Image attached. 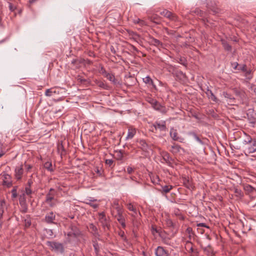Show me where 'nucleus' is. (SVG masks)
<instances>
[{
	"mask_svg": "<svg viewBox=\"0 0 256 256\" xmlns=\"http://www.w3.org/2000/svg\"><path fill=\"white\" fill-rule=\"evenodd\" d=\"M242 143L246 146V153L251 154L256 152V140H252L250 136H248L247 138L243 140Z\"/></svg>",
	"mask_w": 256,
	"mask_h": 256,
	"instance_id": "1",
	"label": "nucleus"
},
{
	"mask_svg": "<svg viewBox=\"0 0 256 256\" xmlns=\"http://www.w3.org/2000/svg\"><path fill=\"white\" fill-rule=\"evenodd\" d=\"M46 244L50 246L52 250L54 251L56 253L62 254L64 252V248L63 244L54 241H48Z\"/></svg>",
	"mask_w": 256,
	"mask_h": 256,
	"instance_id": "2",
	"label": "nucleus"
},
{
	"mask_svg": "<svg viewBox=\"0 0 256 256\" xmlns=\"http://www.w3.org/2000/svg\"><path fill=\"white\" fill-rule=\"evenodd\" d=\"M154 128L156 130H158L161 132H166L168 128L166 126V122L164 120L156 121L154 124Z\"/></svg>",
	"mask_w": 256,
	"mask_h": 256,
	"instance_id": "3",
	"label": "nucleus"
},
{
	"mask_svg": "<svg viewBox=\"0 0 256 256\" xmlns=\"http://www.w3.org/2000/svg\"><path fill=\"white\" fill-rule=\"evenodd\" d=\"M80 234V232L77 227L72 226L70 231L68 232L67 235L70 240H72L74 238L78 237Z\"/></svg>",
	"mask_w": 256,
	"mask_h": 256,
	"instance_id": "4",
	"label": "nucleus"
},
{
	"mask_svg": "<svg viewBox=\"0 0 256 256\" xmlns=\"http://www.w3.org/2000/svg\"><path fill=\"white\" fill-rule=\"evenodd\" d=\"M154 254L156 256H170L168 252L160 246L155 249Z\"/></svg>",
	"mask_w": 256,
	"mask_h": 256,
	"instance_id": "5",
	"label": "nucleus"
},
{
	"mask_svg": "<svg viewBox=\"0 0 256 256\" xmlns=\"http://www.w3.org/2000/svg\"><path fill=\"white\" fill-rule=\"evenodd\" d=\"M182 180L184 186L190 190H192L194 188V186L190 178L189 177L184 176L182 177Z\"/></svg>",
	"mask_w": 256,
	"mask_h": 256,
	"instance_id": "6",
	"label": "nucleus"
},
{
	"mask_svg": "<svg viewBox=\"0 0 256 256\" xmlns=\"http://www.w3.org/2000/svg\"><path fill=\"white\" fill-rule=\"evenodd\" d=\"M98 220L104 228H108V222L104 212L99 213Z\"/></svg>",
	"mask_w": 256,
	"mask_h": 256,
	"instance_id": "7",
	"label": "nucleus"
},
{
	"mask_svg": "<svg viewBox=\"0 0 256 256\" xmlns=\"http://www.w3.org/2000/svg\"><path fill=\"white\" fill-rule=\"evenodd\" d=\"M54 194L48 192L46 196V202L49 205L50 207H54L55 204L52 201L54 200Z\"/></svg>",
	"mask_w": 256,
	"mask_h": 256,
	"instance_id": "8",
	"label": "nucleus"
},
{
	"mask_svg": "<svg viewBox=\"0 0 256 256\" xmlns=\"http://www.w3.org/2000/svg\"><path fill=\"white\" fill-rule=\"evenodd\" d=\"M152 106L154 110L160 112L162 114H166L168 111V109L164 106L162 105L158 101Z\"/></svg>",
	"mask_w": 256,
	"mask_h": 256,
	"instance_id": "9",
	"label": "nucleus"
},
{
	"mask_svg": "<svg viewBox=\"0 0 256 256\" xmlns=\"http://www.w3.org/2000/svg\"><path fill=\"white\" fill-rule=\"evenodd\" d=\"M200 247L208 256H214V250L210 244H208L206 246H204L202 244H200Z\"/></svg>",
	"mask_w": 256,
	"mask_h": 256,
	"instance_id": "10",
	"label": "nucleus"
},
{
	"mask_svg": "<svg viewBox=\"0 0 256 256\" xmlns=\"http://www.w3.org/2000/svg\"><path fill=\"white\" fill-rule=\"evenodd\" d=\"M162 159L169 166H172L173 164V160L170 156L168 153L166 152H163L162 154Z\"/></svg>",
	"mask_w": 256,
	"mask_h": 256,
	"instance_id": "11",
	"label": "nucleus"
},
{
	"mask_svg": "<svg viewBox=\"0 0 256 256\" xmlns=\"http://www.w3.org/2000/svg\"><path fill=\"white\" fill-rule=\"evenodd\" d=\"M223 96L226 98V100L228 104H234L236 102L235 98L232 95L227 92H224Z\"/></svg>",
	"mask_w": 256,
	"mask_h": 256,
	"instance_id": "12",
	"label": "nucleus"
},
{
	"mask_svg": "<svg viewBox=\"0 0 256 256\" xmlns=\"http://www.w3.org/2000/svg\"><path fill=\"white\" fill-rule=\"evenodd\" d=\"M55 218L56 215L52 212L48 213L45 216V221L48 224L54 223Z\"/></svg>",
	"mask_w": 256,
	"mask_h": 256,
	"instance_id": "13",
	"label": "nucleus"
},
{
	"mask_svg": "<svg viewBox=\"0 0 256 256\" xmlns=\"http://www.w3.org/2000/svg\"><path fill=\"white\" fill-rule=\"evenodd\" d=\"M178 133L176 132V130H174V128H171L170 130V137L174 140L179 141L180 142H182L184 139L181 137H179L178 136Z\"/></svg>",
	"mask_w": 256,
	"mask_h": 256,
	"instance_id": "14",
	"label": "nucleus"
},
{
	"mask_svg": "<svg viewBox=\"0 0 256 256\" xmlns=\"http://www.w3.org/2000/svg\"><path fill=\"white\" fill-rule=\"evenodd\" d=\"M170 150L174 154H176L180 152L181 150H183L180 146L178 144H174L171 146Z\"/></svg>",
	"mask_w": 256,
	"mask_h": 256,
	"instance_id": "15",
	"label": "nucleus"
},
{
	"mask_svg": "<svg viewBox=\"0 0 256 256\" xmlns=\"http://www.w3.org/2000/svg\"><path fill=\"white\" fill-rule=\"evenodd\" d=\"M23 174V168L22 166L16 167L15 169V176L17 180H20Z\"/></svg>",
	"mask_w": 256,
	"mask_h": 256,
	"instance_id": "16",
	"label": "nucleus"
},
{
	"mask_svg": "<svg viewBox=\"0 0 256 256\" xmlns=\"http://www.w3.org/2000/svg\"><path fill=\"white\" fill-rule=\"evenodd\" d=\"M136 134V128H130L128 129V134L126 138V140H128L130 139H132L134 138V135Z\"/></svg>",
	"mask_w": 256,
	"mask_h": 256,
	"instance_id": "17",
	"label": "nucleus"
},
{
	"mask_svg": "<svg viewBox=\"0 0 256 256\" xmlns=\"http://www.w3.org/2000/svg\"><path fill=\"white\" fill-rule=\"evenodd\" d=\"M205 92L208 98L210 99L211 100L214 102H218V98L212 93V91L210 90L208 88H207L206 90V91Z\"/></svg>",
	"mask_w": 256,
	"mask_h": 256,
	"instance_id": "18",
	"label": "nucleus"
},
{
	"mask_svg": "<svg viewBox=\"0 0 256 256\" xmlns=\"http://www.w3.org/2000/svg\"><path fill=\"white\" fill-rule=\"evenodd\" d=\"M126 207L128 209L133 212V214H132V216H136L138 214V211L135 206L132 204V203H128L126 204Z\"/></svg>",
	"mask_w": 256,
	"mask_h": 256,
	"instance_id": "19",
	"label": "nucleus"
},
{
	"mask_svg": "<svg viewBox=\"0 0 256 256\" xmlns=\"http://www.w3.org/2000/svg\"><path fill=\"white\" fill-rule=\"evenodd\" d=\"M115 218H116L117 220L120 224L122 227L124 228L126 227L125 220L123 216V214L120 215H116Z\"/></svg>",
	"mask_w": 256,
	"mask_h": 256,
	"instance_id": "20",
	"label": "nucleus"
},
{
	"mask_svg": "<svg viewBox=\"0 0 256 256\" xmlns=\"http://www.w3.org/2000/svg\"><path fill=\"white\" fill-rule=\"evenodd\" d=\"M144 82L146 84H149L150 86H152L153 87H155V85L154 83L152 80L149 76H146L144 78L142 79Z\"/></svg>",
	"mask_w": 256,
	"mask_h": 256,
	"instance_id": "21",
	"label": "nucleus"
},
{
	"mask_svg": "<svg viewBox=\"0 0 256 256\" xmlns=\"http://www.w3.org/2000/svg\"><path fill=\"white\" fill-rule=\"evenodd\" d=\"M56 94L57 92H56V90L54 88L47 89L45 92V95L47 96H52L54 94Z\"/></svg>",
	"mask_w": 256,
	"mask_h": 256,
	"instance_id": "22",
	"label": "nucleus"
},
{
	"mask_svg": "<svg viewBox=\"0 0 256 256\" xmlns=\"http://www.w3.org/2000/svg\"><path fill=\"white\" fill-rule=\"evenodd\" d=\"M166 18H168L171 20L176 22L178 20V18L176 16L172 14L170 12L168 11L166 15L165 16Z\"/></svg>",
	"mask_w": 256,
	"mask_h": 256,
	"instance_id": "23",
	"label": "nucleus"
},
{
	"mask_svg": "<svg viewBox=\"0 0 256 256\" xmlns=\"http://www.w3.org/2000/svg\"><path fill=\"white\" fill-rule=\"evenodd\" d=\"M166 18H168L171 20L176 22L178 20V18L176 16L172 14L170 12L168 11L166 15L165 16Z\"/></svg>",
	"mask_w": 256,
	"mask_h": 256,
	"instance_id": "24",
	"label": "nucleus"
},
{
	"mask_svg": "<svg viewBox=\"0 0 256 256\" xmlns=\"http://www.w3.org/2000/svg\"><path fill=\"white\" fill-rule=\"evenodd\" d=\"M162 191L164 193H168L172 188L173 186L172 185H164L162 186Z\"/></svg>",
	"mask_w": 256,
	"mask_h": 256,
	"instance_id": "25",
	"label": "nucleus"
},
{
	"mask_svg": "<svg viewBox=\"0 0 256 256\" xmlns=\"http://www.w3.org/2000/svg\"><path fill=\"white\" fill-rule=\"evenodd\" d=\"M150 42L152 44L156 46H158V47L162 46V43L159 40L156 39L154 38H151Z\"/></svg>",
	"mask_w": 256,
	"mask_h": 256,
	"instance_id": "26",
	"label": "nucleus"
},
{
	"mask_svg": "<svg viewBox=\"0 0 256 256\" xmlns=\"http://www.w3.org/2000/svg\"><path fill=\"white\" fill-rule=\"evenodd\" d=\"M44 167L46 169L50 172H52L53 168L52 167V164L50 162H46L44 164Z\"/></svg>",
	"mask_w": 256,
	"mask_h": 256,
	"instance_id": "27",
	"label": "nucleus"
},
{
	"mask_svg": "<svg viewBox=\"0 0 256 256\" xmlns=\"http://www.w3.org/2000/svg\"><path fill=\"white\" fill-rule=\"evenodd\" d=\"M186 248L188 250V252L191 254L195 250L192 248V242L189 241L186 242Z\"/></svg>",
	"mask_w": 256,
	"mask_h": 256,
	"instance_id": "28",
	"label": "nucleus"
},
{
	"mask_svg": "<svg viewBox=\"0 0 256 256\" xmlns=\"http://www.w3.org/2000/svg\"><path fill=\"white\" fill-rule=\"evenodd\" d=\"M222 44L224 48L226 50L228 51H230L231 50V46L225 40H222Z\"/></svg>",
	"mask_w": 256,
	"mask_h": 256,
	"instance_id": "29",
	"label": "nucleus"
},
{
	"mask_svg": "<svg viewBox=\"0 0 256 256\" xmlns=\"http://www.w3.org/2000/svg\"><path fill=\"white\" fill-rule=\"evenodd\" d=\"M114 208L116 211V215H120L123 214V210L120 205L114 207Z\"/></svg>",
	"mask_w": 256,
	"mask_h": 256,
	"instance_id": "30",
	"label": "nucleus"
},
{
	"mask_svg": "<svg viewBox=\"0 0 256 256\" xmlns=\"http://www.w3.org/2000/svg\"><path fill=\"white\" fill-rule=\"evenodd\" d=\"M12 197V198H16L18 196L17 186H14L11 191Z\"/></svg>",
	"mask_w": 256,
	"mask_h": 256,
	"instance_id": "31",
	"label": "nucleus"
},
{
	"mask_svg": "<svg viewBox=\"0 0 256 256\" xmlns=\"http://www.w3.org/2000/svg\"><path fill=\"white\" fill-rule=\"evenodd\" d=\"M86 204H89L94 208H97L98 206V204L96 203L95 202H94V201L88 202H86Z\"/></svg>",
	"mask_w": 256,
	"mask_h": 256,
	"instance_id": "32",
	"label": "nucleus"
},
{
	"mask_svg": "<svg viewBox=\"0 0 256 256\" xmlns=\"http://www.w3.org/2000/svg\"><path fill=\"white\" fill-rule=\"evenodd\" d=\"M104 76L110 82L112 80H114V76L112 74H104Z\"/></svg>",
	"mask_w": 256,
	"mask_h": 256,
	"instance_id": "33",
	"label": "nucleus"
},
{
	"mask_svg": "<svg viewBox=\"0 0 256 256\" xmlns=\"http://www.w3.org/2000/svg\"><path fill=\"white\" fill-rule=\"evenodd\" d=\"M139 144L142 146V148L144 150H146V148L148 145L144 140H140L139 142Z\"/></svg>",
	"mask_w": 256,
	"mask_h": 256,
	"instance_id": "34",
	"label": "nucleus"
},
{
	"mask_svg": "<svg viewBox=\"0 0 256 256\" xmlns=\"http://www.w3.org/2000/svg\"><path fill=\"white\" fill-rule=\"evenodd\" d=\"M8 8L11 12H14L16 9V6L11 2H8Z\"/></svg>",
	"mask_w": 256,
	"mask_h": 256,
	"instance_id": "35",
	"label": "nucleus"
},
{
	"mask_svg": "<svg viewBox=\"0 0 256 256\" xmlns=\"http://www.w3.org/2000/svg\"><path fill=\"white\" fill-rule=\"evenodd\" d=\"M194 138L200 144H203L202 140L198 137V136L194 133L192 134Z\"/></svg>",
	"mask_w": 256,
	"mask_h": 256,
	"instance_id": "36",
	"label": "nucleus"
},
{
	"mask_svg": "<svg viewBox=\"0 0 256 256\" xmlns=\"http://www.w3.org/2000/svg\"><path fill=\"white\" fill-rule=\"evenodd\" d=\"M147 101L152 106L157 102L156 100L149 98H148Z\"/></svg>",
	"mask_w": 256,
	"mask_h": 256,
	"instance_id": "37",
	"label": "nucleus"
},
{
	"mask_svg": "<svg viewBox=\"0 0 256 256\" xmlns=\"http://www.w3.org/2000/svg\"><path fill=\"white\" fill-rule=\"evenodd\" d=\"M238 70H240L244 72H245L246 71V66L245 64H243V65H242V66H240L238 68Z\"/></svg>",
	"mask_w": 256,
	"mask_h": 256,
	"instance_id": "38",
	"label": "nucleus"
},
{
	"mask_svg": "<svg viewBox=\"0 0 256 256\" xmlns=\"http://www.w3.org/2000/svg\"><path fill=\"white\" fill-rule=\"evenodd\" d=\"M245 189L250 192H252L254 190V188L250 186H246Z\"/></svg>",
	"mask_w": 256,
	"mask_h": 256,
	"instance_id": "39",
	"label": "nucleus"
},
{
	"mask_svg": "<svg viewBox=\"0 0 256 256\" xmlns=\"http://www.w3.org/2000/svg\"><path fill=\"white\" fill-rule=\"evenodd\" d=\"M127 172L129 174H132L134 171V168L131 166H128L126 170Z\"/></svg>",
	"mask_w": 256,
	"mask_h": 256,
	"instance_id": "40",
	"label": "nucleus"
},
{
	"mask_svg": "<svg viewBox=\"0 0 256 256\" xmlns=\"http://www.w3.org/2000/svg\"><path fill=\"white\" fill-rule=\"evenodd\" d=\"M114 161L111 159H107L106 160V164L110 166L113 164Z\"/></svg>",
	"mask_w": 256,
	"mask_h": 256,
	"instance_id": "41",
	"label": "nucleus"
},
{
	"mask_svg": "<svg viewBox=\"0 0 256 256\" xmlns=\"http://www.w3.org/2000/svg\"><path fill=\"white\" fill-rule=\"evenodd\" d=\"M191 256H199V252L197 250H195L192 254Z\"/></svg>",
	"mask_w": 256,
	"mask_h": 256,
	"instance_id": "42",
	"label": "nucleus"
},
{
	"mask_svg": "<svg viewBox=\"0 0 256 256\" xmlns=\"http://www.w3.org/2000/svg\"><path fill=\"white\" fill-rule=\"evenodd\" d=\"M168 10H164L160 12V14L165 17L166 16V15L167 13L168 12Z\"/></svg>",
	"mask_w": 256,
	"mask_h": 256,
	"instance_id": "43",
	"label": "nucleus"
},
{
	"mask_svg": "<svg viewBox=\"0 0 256 256\" xmlns=\"http://www.w3.org/2000/svg\"><path fill=\"white\" fill-rule=\"evenodd\" d=\"M4 152H3L2 150V143L0 142V158L1 156H2L4 154Z\"/></svg>",
	"mask_w": 256,
	"mask_h": 256,
	"instance_id": "44",
	"label": "nucleus"
},
{
	"mask_svg": "<svg viewBox=\"0 0 256 256\" xmlns=\"http://www.w3.org/2000/svg\"><path fill=\"white\" fill-rule=\"evenodd\" d=\"M26 194L30 195L32 193V190L30 188H26Z\"/></svg>",
	"mask_w": 256,
	"mask_h": 256,
	"instance_id": "45",
	"label": "nucleus"
},
{
	"mask_svg": "<svg viewBox=\"0 0 256 256\" xmlns=\"http://www.w3.org/2000/svg\"><path fill=\"white\" fill-rule=\"evenodd\" d=\"M232 66L234 69L236 70L238 66V64L237 62H234L232 64Z\"/></svg>",
	"mask_w": 256,
	"mask_h": 256,
	"instance_id": "46",
	"label": "nucleus"
},
{
	"mask_svg": "<svg viewBox=\"0 0 256 256\" xmlns=\"http://www.w3.org/2000/svg\"><path fill=\"white\" fill-rule=\"evenodd\" d=\"M152 233L154 234V233H159V231L155 228L152 227Z\"/></svg>",
	"mask_w": 256,
	"mask_h": 256,
	"instance_id": "47",
	"label": "nucleus"
},
{
	"mask_svg": "<svg viewBox=\"0 0 256 256\" xmlns=\"http://www.w3.org/2000/svg\"><path fill=\"white\" fill-rule=\"evenodd\" d=\"M120 204H118V201L116 200H115L114 202H113V204H112V207L113 208H114V207L115 206H119Z\"/></svg>",
	"mask_w": 256,
	"mask_h": 256,
	"instance_id": "48",
	"label": "nucleus"
},
{
	"mask_svg": "<svg viewBox=\"0 0 256 256\" xmlns=\"http://www.w3.org/2000/svg\"><path fill=\"white\" fill-rule=\"evenodd\" d=\"M100 72H101L102 74H104H104H108V72H106V70H105V69L103 68H101Z\"/></svg>",
	"mask_w": 256,
	"mask_h": 256,
	"instance_id": "49",
	"label": "nucleus"
},
{
	"mask_svg": "<svg viewBox=\"0 0 256 256\" xmlns=\"http://www.w3.org/2000/svg\"><path fill=\"white\" fill-rule=\"evenodd\" d=\"M111 82L114 84H119V82L116 79L115 77L114 78V80H111Z\"/></svg>",
	"mask_w": 256,
	"mask_h": 256,
	"instance_id": "50",
	"label": "nucleus"
},
{
	"mask_svg": "<svg viewBox=\"0 0 256 256\" xmlns=\"http://www.w3.org/2000/svg\"><path fill=\"white\" fill-rule=\"evenodd\" d=\"M198 226H202V227H206V228H208V226H206V224L204 223H199L198 224Z\"/></svg>",
	"mask_w": 256,
	"mask_h": 256,
	"instance_id": "51",
	"label": "nucleus"
},
{
	"mask_svg": "<svg viewBox=\"0 0 256 256\" xmlns=\"http://www.w3.org/2000/svg\"><path fill=\"white\" fill-rule=\"evenodd\" d=\"M90 228L94 231L96 230V228L93 224L90 225Z\"/></svg>",
	"mask_w": 256,
	"mask_h": 256,
	"instance_id": "52",
	"label": "nucleus"
},
{
	"mask_svg": "<svg viewBox=\"0 0 256 256\" xmlns=\"http://www.w3.org/2000/svg\"><path fill=\"white\" fill-rule=\"evenodd\" d=\"M98 86H100V87H102V88H104V84L102 82H100L98 83Z\"/></svg>",
	"mask_w": 256,
	"mask_h": 256,
	"instance_id": "53",
	"label": "nucleus"
},
{
	"mask_svg": "<svg viewBox=\"0 0 256 256\" xmlns=\"http://www.w3.org/2000/svg\"><path fill=\"white\" fill-rule=\"evenodd\" d=\"M186 232L190 234L192 232V228H187Z\"/></svg>",
	"mask_w": 256,
	"mask_h": 256,
	"instance_id": "54",
	"label": "nucleus"
},
{
	"mask_svg": "<svg viewBox=\"0 0 256 256\" xmlns=\"http://www.w3.org/2000/svg\"><path fill=\"white\" fill-rule=\"evenodd\" d=\"M252 90L254 91V92L256 94V86H254L252 87Z\"/></svg>",
	"mask_w": 256,
	"mask_h": 256,
	"instance_id": "55",
	"label": "nucleus"
},
{
	"mask_svg": "<svg viewBox=\"0 0 256 256\" xmlns=\"http://www.w3.org/2000/svg\"><path fill=\"white\" fill-rule=\"evenodd\" d=\"M48 192L54 193V194H55V193H54V188H50Z\"/></svg>",
	"mask_w": 256,
	"mask_h": 256,
	"instance_id": "56",
	"label": "nucleus"
},
{
	"mask_svg": "<svg viewBox=\"0 0 256 256\" xmlns=\"http://www.w3.org/2000/svg\"><path fill=\"white\" fill-rule=\"evenodd\" d=\"M235 192L237 194H241V191L238 190V189H236V190H235Z\"/></svg>",
	"mask_w": 256,
	"mask_h": 256,
	"instance_id": "57",
	"label": "nucleus"
},
{
	"mask_svg": "<svg viewBox=\"0 0 256 256\" xmlns=\"http://www.w3.org/2000/svg\"><path fill=\"white\" fill-rule=\"evenodd\" d=\"M156 180L157 181H156V180H155L154 182H153L158 183L160 181V179L158 176L156 177Z\"/></svg>",
	"mask_w": 256,
	"mask_h": 256,
	"instance_id": "58",
	"label": "nucleus"
},
{
	"mask_svg": "<svg viewBox=\"0 0 256 256\" xmlns=\"http://www.w3.org/2000/svg\"><path fill=\"white\" fill-rule=\"evenodd\" d=\"M151 131L152 132H156V130H154V124L151 126V129H150Z\"/></svg>",
	"mask_w": 256,
	"mask_h": 256,
	"instance_id": "59",
	"label": "nucleus"
},
{
	"mask_svg": "<svg viewBox=\"0 0 256 256\" xmlns=\"http://www.w3.org/2000/svg\"><path fill=\"white\" fill-rule=\"evenodd\" d=\"M110 50H111L112 52L114 54L116 53V50H114V48L113 46L111 47Z\"/></svg>",
	"mask_w": 256,
	"mask_h": 256,
	"instance_id": "60",
	"label": "nucleus"
},
{
	"mask_svg": "<svg viewBox=\"0 0 256 256\" xmlns=\"http://www.w3.org/2000/svg\"><path fill=\"white\" fill-rule=\"evenodd\" d=\"M88 200V202L94 201V202H96L97 201V200L96 199H94V198L88 200Z\"/></svg>",
	"mask_w": 256,
	"mask_h": 256,
	"instance_id": "61",
	"label": "nucleus"
},
{
	"mask_svg": "<svg viewBox=\"0 0 256 256\" xmlns=\"http://www.w3.org/2000/svg\"><path fill=\"white\" fill-rule=\"evenodd\" d=\"M246 72V75H248V74H250L251 72H250V70H246V72Z\"/></svg>",
	"mask_w": 256,
	"mask_h": 256,
	"instance_id": "62",
	"label": "nucleus"
},
{
	"mask_svg": "<svg viewBox=\"0 0 256 256\" xmlns=\"http://www.w3.org/2000/svg\"><path fill=\"white\" fill-rule=\"evenodd\" d=\"M48 232H50V235H52V230H48Z\"/></svg>",
	"mask_w": 256,
	"mask_h": 256,
	"instance_id": "63",
	"label": "nucleus"
},
{
	"mask_svg": "<svg viewBox=\"0 0 256 256\" xmlns=\"http://www.w3.org/2000/svg\"><path fill=\"white\" fill-rule=\"evenodd\" d=\"M12 184L10 182H8V186H11Z\"/></svg>",
	"mask_w": 256,
	"mask_h": 256,
	"instance_id": "64",
	"label": "nucleus"
}]
</instances>
